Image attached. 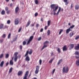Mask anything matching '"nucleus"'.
<instances>
[{"label":"nucleus","instance_id":"nucleus-1","mask_svg":"<svg viewBox=\"0 0 79 79\" xmlns=\"http://www.w3.org/2000/svg\"><path fill=\"white\" fill-rule=\"evenodd\" d=\"M51 9H53V11L56 12L59 8L58 6H57L56 7V5L55 4H52L51 5Z\"/></svg>","mask_w":79,"mask_h":79},{"label":"nucleus","instance_id":"nucleus-2","mask_svg":"<svg viewBox=\"0 0 79 79\" xmlns=\"http://www.w3.org/2000/svg\"><path fill=\"white\" fill-rule=\"evenodd\" d=\"M28 52H29V50H28L27 51L26 53L24 56V57H25L26 56L25 59V60L26 61H27V62L29 61L30 60L29 56H28Z\"/></svg>","mask_w":79,"mask_h":79},{"label":"nucleus","instance_id":"nucleus-3","mask_svg":"<svg viewBox=\"0 0 79 79\" xmlns=\"http://www.w3.org/2000/svg\"><path fill=\"white\" fill-rule=\"evenodd\" d=\"M69 71V68L68 67H63V69H62V72L64 73H67Z\"/></svg>","mask_w":79,"mask_h":79},{"label":"nucleus","instance_id":"nucleus-4","mask_svg":"<svg viewBox=\"0 0 79 79\" xmlns=\"http://www.w3.org/2000/svg\"><path fill=\"white\" fill-rule=\"evenodd\" d=\"M40 68V66H39L38 65H37L36 66V69H35V73L36 74H37L39 71V69Z\"/></svg>","mask_w":79,"mask_h":79},{"label":"nucleus","instance_id":"nucleus-5","mask_svg":"<svg viewBox=\"0 0 79 79\" xmlns=\"http://www.w3.org/2000/svg\"><path fill=\"white\" fill-rule=\"evenodd\" d=\"M18 54V52H15V58H14V60L15 62H16L17 59L18 58V56H17Z\"/></svg>","mask_w":79,"mask_h":79},{"label":"nucleus","instance_id":"nucleus-6","mask_svg":"<svg viewBox=\"0 0 79 79\" xmlns=\"http://www.w3.org/2000/svg\"><path fill=\"white\" fill-rule=\"evenodd\" d=\"M75 57L76 59H79V52L78 51H76L75 53Z\"/></svg>","mask_w":79,"mask_h":79},{"label":"nucleus","instance_id":"nucleus-7","mask_svg":"<svg viewBox=\"0 0 79 79\" xmlns=\"http://www.w3.org/2000/svg\"><path fill=\"white\" fill-rule=\"evenodd\" d=\"M33 37H34L33 36H30V37L29 38V40H28L27 43V45H28L30 44V42H31L32 40H33Z\"/></svg>","mask_w":79,"mask_h":79},{"label":"nucleus","instance_id":"nucleus-8","mask_svg":"<svg viewBox=\"0 0 79 79\" xmlns=\"http://www.w3.org/2000/svg\"><path fill=\"white\" fill-rule=\"evenodd\" d=\"M49 42L47 41H46L44 43V45L43 47V48L41 49V51H42L43 49H44L45 48H47V45H45V44H47Z\"/></svg>","mask_w":79,"mask_h":79},{"label":"nucleus","instance_id":"nucleus-9","mask_svg":"<svg viewBox=\"0 0 79 79\" xmlns=\"http://www.w3.org/2000/svg\"><path fill=\"white\" fill-rule=\"evenodd\" d=\"M29 71H26L25 75L24 77L23 78V79H28L27 78L28 75Z\"/></svg>","mask_w":79,"mask_h":79},{"label":"nucleus","instance_id":"nucleus-10","mask_svg":"<svg viewBox=\"0 0 79 79\" xmlns=\"http://www.w3.org/2000/svg\"><path fill=\"white\" fill-rule=\"evenodd\" d=\"M19 19H16L15 20V24L16 25H18L19 23Z\"/></svg>","mask_w":79,"mask_h":79},{"label":"nucleus","instance_id":"nucleus-11","mask_svg":"<svg viewBox=\"0 0 79 79\" xmlns=\"http://www.w3.org/2000/svg\"><path fill=\"white\" fill-rule=\"evenodd\" d=\"M23 74V72L22 71L20 70L18 73V76H21Z\"/></svg>","mask_w":79,"mask_h":79},{"label":"nucleus","instance_id":"nucleus-12","mask_svg":"<svg viewBox=\"0 0 79 79\" xmlns=\"http://www.w3.org/2000/svg\"><path fill=\"white\" fill-rule=\"evenodd\" d=\"M74 49L76 50H79V44H77V45L76 46L74 47Z\"/></svg>","mask_w":79,"mask_h":79},{"label":"nucleus","instance_id":"nucleus-13","mask_svg":"<svg viewBox=\"0 0 79 79\" xmlns=\"http://www.w3.org/2000/svg\"><path fill=\"white\" fill-rule=\"evenodd\" d=\"M19 10V8L18 6H17L15 9V12L16 14H17Z\"/></svg>","mask_w":79,"mask_h":79},{"label":"nucleus","instance_id":"nucleus-14","mask_svg":"<svg viewBox=\"0 0 79 79\" xmlns=\"http://www.w3.org/2000/svg\"><path fill=\"white\" fill-rule=\"evenodd\" d=\"M72 30L69 28L67 30H66V34H68L69 33V32L70 31H71Z\"/></svg>","mask_w":79,"mask_h":79},{"label":"nucleus","instance_id":"nucleus-15","mask_svg":"<svg viewBox=\"0 0 79 79\" xmlns=\"http://www.w3.org/2000/svg\"><path fill=\"white\" fill-rule=\"evenodd\" d=\"M31 23V21L29 20L28 21V22H27V25H26V27H28L29 25H30V23Z\"/></svg>","mask_w":79,"mask_h":79},{"label":"nucleus","instance_id":"nucleus-16","mask_svg":"<svg viewBox=\"0 0 79 79\" xmlns=\"http://www.w3.org/2000/svg\"><path fill=\"white\" fill-rule=\"evenodd\" d=\"M67 48H66V46L65 45L63 47V51H66L67 50Z\"/></svg>","mask_w":79,"mask_h":79},{"label":"nucleus","instance_id":"nucleus-17","mask_svg":"<svg viewBox=\"0 0 79 79\" xmlns=\"http://www.w3.org/2000/svg\"><path fill=\"white\" fill-rule=\"evenodd\" d=\"M76 64L77 66H79V59H78L76 61Z\"/></svg>","mask_w":79,"mask_h":79},{"label":"nucleus","instance_id":"nucleus-18","mask_svg":"<svg viewBox=\"0 0 79 79\" xmlns=\"http://www.w3.org/2000/svg\"><path fill=\"white\" fill-rule=\"evenodd\" d=\"M75 8L76 10H78L79 9V6L78 5L75 6Z\"/></svg>","mask_w":79,"mask_h":79},{"label":"nucleus","instance_id":"nucleus-19","mask_svg":"<svg viewBox=\"0 0 79 79\" xmlns=\"http://www.w3.org/2000/svg\"><path fill=\"white\" fill-rule=\"evenodd\" d=\"M74 35V33L73 32H71L70 33L69 35H70V37L71 38Z\"/></svg>","mask_w":79,"mask_h":79},{"label":"nucleus","instance_id":"nucleus-20","mask_svg":"<svg viewBox=\"0 0 79 79\" xmlns=\"http://www.w3.org/2000/svg\"><path fill=\"white\" fill-rule=\"evenodd\" d=\"M61 9V7H59V10H58V11H57V14H56V15H58L59 14V13L60 12Z\"/></svg>","mask_w":79,"mask_h":79},{"label":"nucleus","instance_id":"nucleus-21","mask_svg":"<svg viewBox=\"0 0 79 79\" xmlns=\"http://www.w3.org/2000/svg\"><path fill=\"white\" fill-rule=\"evenodd\" d=\"M70 48H71V49H73L74 46V44H70Z\"/></svg>","mask_w":79,"mask_h":79},{"label":"nucleus","instance_id":"nucleus-22","mask_svg":"<svg viewBox=\"0 0 79 79\" xmlns=\"http://www.w3.org/2000/svg\"><path fill=\"white\" fill-rule=\"evenodd\" d=\"M4 24H1L0 26V29H1L3 28Z\"/></svg>","mask_w":79,"mask_h":79},{"label":"nucleus","instance_id":"nucleus-23","mask_svg":"<svg viewBox=\"0 0 79 79\" xmlns=\"http://www.w3.org/2000/svg\"><path fill=\"white\" fill-rule=\"evenodd\" d=\"M63 61V60L62 59H60V60H59V61L58 62V63H57L58 65H59L61 62Z\"/></svg>","mask_w":79,"mask_h":79},{"label":"nucleus","instance_id":"nucleus-24","mask_svg":"<svg viewBox=\"0 0 79 79\" xmlns=\"http://www.w3.org/2000/svg\"><path fill=\"white\" fill-rule=\"evenodd\" d=\"M4 64V61H2L0 64V66L1 67H2Z\"/></svg>","mask_w":79,"mask_h":79},{"label":"nucleus","instance_id":"nucleus-25","mask_svg":"<svg viewBox=\"0 0 79 79\" xmlns=\"http://www.w3.org/2000/svg\"><path fill=\"white\" fill-rule=\"evenodd\" d=\"M32 53V50L31 49H30L29 52H28V53L30 55H31Z\"/></svg>","mask_w":79,"mask_h":79},{"label":"nucleus","instance_id":"nucleus-26","mask_svg":"<svg viewBox=\"0 0 79 79\" xmlns=\"http://www.w3.org/2000/svg\"><path fill=\"white\" fill-rule=\"evenodd\" d=\"M5 11L4 10H3L1 12V14L2 15H5Z\"/></svg>","mask_w":79,"mask_h":79},{"label":"nucleus","instance_id":"nucleus-27","mask_svg":"<svg viewBox=\"0 0 79 79\" xmlns=\"http://www.w3.org/2000/svg\"><path fill=\"white\" fill-rule=\"evenodd\" d=\"M17 37H18V36H16V37L15 38L13 39V40L12 42H15L16 40Z\"/></svg>","mask_w":79,"mask_h":79},{"label":"nucleus","instance_id":"nucleus-28","mask_svg":"<svg viewBox=\"0 0 79 79\" xmlns=\"http://www.w3.org/2000/svg\"><path fill=\"white\" fill-rule=\"evenodd\" d=\"M51 20H49L48 21V26H49L50 25V24L51 23Z\"/></svg>","mask_w":79,"mask_h":79},{"label":"nucleus","instance_id":"nucleus-29","mask_svg":"<svg viewBox=\"0 0 79 79\" xmlns=\"http://www.w3.org/2000/svg\"><path fill=\"white\" fill-rule=\"evenodd\" d=\"M75 27V26L74 25H72V26H70V27L69 28H70V29H73V28Z\"/></svg>","mask_w":79,"mask_h":79},{"label":"nucleus","instance_id":"nucleus-30","mask_svg":"<svg viewBox=\"0 0 79 79\" xmlns=\"http://www.w3.org/2000/svg\"><path fill=\"white\" fill-rule=\"evenodd\" d=\"M23 45H26V44H27V42H26V41H24L23 42Z\"/></svg>","mask_w":79,"mask_h":79},{"label":"nucleus","instance_id":"nucleus-31","mask_svg":"<svg viewBox=\"0 0 79 79\" xmlns=\"http://www.w3.org/2000/svg\"><path fill=\"white\" fill-rule=\"evenodd\" d=\"M47 33H48V35H49L50 33H51V32H50V30H48L47 32Z\"/></svg>","mask_w":79,"mask_h":79},{"label":"nucleus","instance_id":"nucleus-32","mask_svg":"<svg viewBox=\"0 0 79 79\" xmlns=\"http://www.w3.org/2000/svg\"><path fill=\"white\" fill-rule=\"evenodd\" d=\"M63 30L60 29V31H59V35H60L61 34V33L62 32H63Z\"/></svg>","mask_w":79,"mask_h":79},{"label":"nucleus","instance_id":"nucleus-33","mask_svg":"<svg viewBox=\"0 0 79 79\" xmlns=\"http://www.w3.org/2000/svg\"><path fill=\"white\" fill-rule=\"evenodd\" d=\"M9 55L8 54H6V57H5V58H6L7 59V58H8L9 57Z\"/></svg>","mask_w":79,"mask_h":79},{"label":"nucleus","instance_id":"nucleus-34","mask_svg":"<svg viewBox=\"0 0 79 79\" xmlns=\"http://www.w3.org/2000/svg\"><path fill=\"white\" fill-rule=\"evenodd\" d=\"M13 70V68L12 67H11L9 70V73H11V72H12Z\"/></svg>","mask_w":79,"mask_h":79},{"label":"nucleus","instance_id":"nucleus-35","mask_svg":"<svg viewBox=\"0 0 79 79\" xmlns=\"http://www.w3.org/2000/svg\"><path fill=\"white\" fill-rule=\"evenodd\" d=\"M6 37V34H3L2 35V38H5Z\"/></svg>","mask_w":79,"mask_h":79},{"label":"nucleus","instance_id":"nucleus-36","mask_svg":"<svg viewBox=\"0 0 79 79\" xmlns=\"http://www.w3.org/2000/svg\"><path fill=\"white\" fill-rule=\"evenodd\" d=\"M53 60H54V59L52 58L51 60H50L49 61V63H52V61Z\"/></svg>","mask_w":79,"mask_h":79},{"label":"nucleus","instance_id":"nucleus-37","mask_svg":"<svg viewBox=\"0 0 79 79\" xmlns=\"http://www.w3.org/2000/svg\"><path fill=\"white\" fill-rule=\"evenodd\" d=\"M57 52H58L59 53L61 52V50L60 48H57Z\"/></svg>","mask_w":79,"mask_h":79},{"label":"nucleus","instance_id":"nucleus-38","mask_svg":"<svg viewBox=\"0 0 79 79\" xmlns=\"http://www.w3.org/2000/svg\"><path fill=\"white\" fill-rule=\"evenodd\" d=\"M10 64H11L12 65H13V62L11 60H10Z\"/></svg>","mask_w":79,"mask_h":79},{"label":"nucleus","instance_id":"nucleus-39","mask_svg":"<svg viewBox=\"0 0 79 79\" xmlns=\"http://www.w3.org/2000/svg\"><path fill=\"white\" fill-rule=\"evenodd\" d=\"M11 33H9V34L8 35V39H10V36H11Z\"/></svg>","mask_w":79,"mask_h":79},{"label":"nucleus","instance_id":"nucleus-40","mask_svg":"<svg viewBox=\"0 0 79 79\" xmlns=\"http://www.w3.org/2000/svg\"><path fill=\"white\" fill-rule=\"evenodd\" d=\"M35 2L36 4L37 5L39 3V2L37 0H35Z\"/></svg>","mask_w":79,"mask_h":79},{"label":"nucleus","instance_id":"nucleus-41","mask_svg":"<svg viewBox=\"0 0 79 79\" xmlns=\"http://www.w3.org/2000/svg\"><path fill=\"white\" fill-rule=\"evenodd\" d=\"M19 47L20 49L21 50H22V49H23V46H22V45H20Z\"/></svg>","mask_w":79,"mask_h":79},{"label":"nucleus","instance_id":"nucleus-42","mask_svg":"<svg viewBox=\"0 0 79 79\" xmlns=\"http://www.w3.org/2000/svg\"><path fill=\"white\" fill-rule=\"evenodd\" d=\"M64 2H65V5H67L69 3L68 2H67V1H66V2H65L64 0Z\"/></svg>","mask_w":79,"mask_h":79},{"label":"nucleus","instance_id":"nucleus-43","mask_svg":"<svg viewBox=\"0 0 79 79\" xmlns=\"http://www.w3.org/2000/svg\"><path fill=\"white\" fill-rule=\"evenodd\" d=\"M5 10L6 11H7L8 10H9V8H8V7H5Z\"/></svg>","mask_w":79,"mask_h":79},{"label":"nucleus","instance_id":"nucleus-44","mask_svg":"<svg viewBox=\"0 0 79 79\" xmlns=\"http://www.w3.org/2000/svg\"><path fill=\"white\" fill-rule=\"evenodd\" d=\"M38 15V13L37 12H36L35 14V17H37Z\"/></svg>","mask_w":79,"mask_h":79},{"label":"nucleus","instance_id":"nucleus-45","mask_svg":"<svg viewBox=\"0 0 79 79\" xmlns=\"http://www.w3.org/2000/svg\"><path fill=\"white\" fill-rule=\"evenodd\" d=\"M79 39V35L77 36L75 38V39L76 40H77Z\"/></svg>","mask_w":79,"mask_h":79},{"label":"nucleus","instance_id":"nucleus-46","mask_svg":"<svg viewBox=\"0 0 79 79\" xmlns=\"http://www.w3.org/2000/svg\"><path fill=\"white\" fill-rule=\"evenodd\" d=\"M3 54H2L0 55V58H2L3 57Z\"/></svg>","mask_w":79,"mask_h":79},{"label":"nucleus","instance_id":"nucleus-47","mask_svg":"<svg viewBox=\"0 0 79 79\" xmlns=\"http://www.w3.org/2000/svg\"><path fill=\"white\" fill-rule=\"evenodd\" d=\"M39 62L40 64V65H41L42 63V61L41 59H40L39 60Z\"/></svg>","mask_w":79,"mask_h":79},{"label":"nucleus","instance_id":"nucleus-48","mask_svg":"<svg viewBox=\"0 0 79 79\" xmlns=\"http://www.w3.org/2000/svg\"><path fill=\"white\" fill-rule=\"evenodd\" d=\"M10 20H8L7 21V23L8 24H10Z\"/></svg>","mask_w":79,"mask_h":79},{"label":"nucleus","instance_id":"nucleus-49","mask_svg":"<svg viewBox=\"0 0 79 79\" xmlns=\"http://www.w3.org/2000/svg\"><path fill=\"white\" fill-rule=\"evenodd\" d=\"M55 69H53V70L52 71V74L53 75L54 73H55Z\"/></svg>","mask_w":79,"mask_h":79},{"label":"nucleus","instance_id":"nucleus-50","mask_svg":"<svg viewBox=\"0 0 79 79\" xmlns=\"http://www.w3.org/2000/svg\"><path fill=\"white\" fill-rule=\"evenodd\" d=\"M3 41V39H1L0 40V43H2Z\"/></svg>","mask_w":79,"mask_h":79},{"label":"nucleus","instance_id":"nucleus-51","mask_svg":"<svg viewBox=\"0 0 79 79\" xmlns=\"http://www.w3.org/2000/svg\"><path fill=\"white\" fill-rule=\"evenodd\" d=\"M44 31V29L43 28H41L40 31V32H42Z\"/></svg>","mask_w":79,"mask_h":79},{"label":"nucleus","instance_id":"nucleus-52","mask_svg":"<svg viewBox=\"0 0 79 79\" xmlns=\"http://www.w3.org/2000/svg\"><path fill=\"white\" fill-rule=\"evenodd\" d=\"M7 11V14H10V11L9 10H7V11Z\"/></svg>","mask_w":79,"mask_h":79},{"label":"nucleus","instance_id":"nucleus-53","mask_svg":"<svg viewBox=\"0 0 79 79\" xmlns=\"http://www.w3.org/2000/svg\"><path fill=\"white\" fill-rule=\"evenodd\" d=\"M39 26V24L38 23H37L36 25V27L38 28Z\"/></svg>","mask_w":79,"mask_h":79},{"label":"nucleus","instance_id":"nucleus-54","mask_svg":"<svg viewBox=\"0 0 79 79\" xmlns=\"http://www.w3.org/2000/svg\"><path fill=\"white\" fill-rule=\"evenodd\" d=\"M41 37H39L38 39V41H40L41 40Z\"/></svg>","mask_w":79,"mask_h":79},{"label":"nucleus","instance_id":"nucleus-55","mask_svg":"<svg viewBox=\"0 0 79 79\" xmlns=\"http://www.w3.org/2000/svg\"><path fill=\"white\" fill-rule=\"evenodd\" d=\"M22 30V28L21 27L19 29V32H20Z\"/></svg>","mask_w":79,"mask_h":79},{"label":"nucleus","instance_id":"nucleus-56","mask_svg":"<svg viewBox=\"0 0 79 79\" xmlns=\"http://www.w3.org/2000/svg\"><path fill=\"white\" fill-rule=\"evenodd\" d=\"M51 56H52L53 55V52H52L51 53Z\"/></svg>","mask_w":79,"mask_h":79},{"label":"nucleus","instance_id":"nucleus-57","mask_svg":"<svg viewBox=\"0 0 79 79\" xmlns=\"http://www.w3.org/2000/svg\"><path fill=\"white\" fill-rule=\"evenodd\" d=\"M47 27H47V26H46L45 27V30H47Z\"/></svg>","mask_w":79,"mask_h":79},{"label":"nucleus","instance_id":"nucleus-58","mask_svg":"<svg viewBox=\"0 0 79 79\" xmlns=\"http://www.w3.org/2000/svg\"><path fill=\"white\" fill-rule=\"evenodd\" d=\"M53 15H56V13L55 12H54Z\"/></svg>","mask_w":79,"mask_h":79},{"label":"nucleus","instance_id":"nucleus-59","mask_svg":"<svg viewBox=\"0 0 79 79\" xmlns=\"http://www.w3.org/2000/svg\"><path fill=\"white\" fill-rule=\"evenodd\" d=\"M9 64V63L8 62H7L6 64V66H7L8 64Z\"/></svg>","mask_w":79,"mask_h":79},{"label":"nucleus","instance_id":"nucleus-60","mask_svg":"<svg viewBox=\"0 0 79 79\" xmlns=\"http://www.w3.org/2000/svg\"><path fill=\"white\" fill-rule=\"evenodd\" d=\"M12 3H10V7H12Z\"/></svg>","mask_w":79,"mask_h":79},{"label":"nucleus","instance_id":"nucleus-61","mask_svg":"<svg viewBox=\"0 0 79 79\" xmlns=\"http://www.w3.org/2000/svg\"><path fill=\"white\" fill-rule=\"evenodd\" d=\"M73 4H72V5H71V8H73Z\"/></svg>","mask_w":79,"mask_h":79},{"label":"nucleus","instance_id":"nucleus-62","mask_svg":"<svg viewBox=\"0 0 79 79\" xmlns=\"http://www.w3.org/2000/svg\"><path fill=\"white\" fill-rule=\"evenodd\" d=\"M34 24H33L31 25V27H34Z\"/></svg>","mask_w":79,"mask_h":79},{"label":"nucleus","instance_id":"nucleus-63","mask_svg":"<svg viewBox=\"0 0 79 79\" xmlns=\"http://www.w3.org/2000/svg\"><path fill=\"white\" fill-rule=\"evenodd\" d=\"M31 73H30V74H29V77H28L29 78L30 77V76H31Z\"/></svg>","mask_w":79,"mask_h":79},{"label":"nucleus","instance_id":"nucleus-64","mask_svg":"<svg viewBox=\"0 0 79 79\" xmlns=\"http://www.w3.org/2000/svg\"><path fill=\"white\" fill-rule=\"evenodd\" d=\"M33 79H37V78H35V77Z\"/></svg>","mask_w":79,"mask_h":79}]
</instances>
